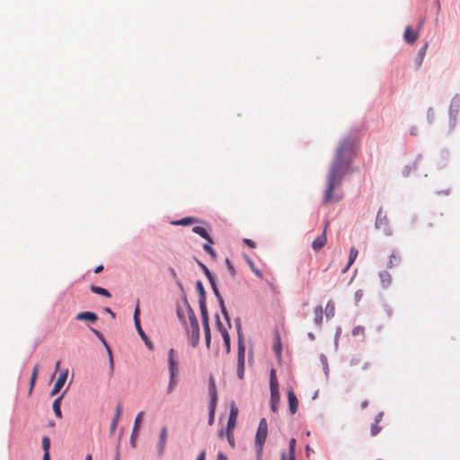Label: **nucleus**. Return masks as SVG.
I'll use <instances>...</instances> for the list:
<instances>
[{"instance_id": "45", "label": "nucleus", "mask_w": 460, "mask_h": 460, "mask_svg": "<svg viewBox=\"0 0 460 460\" xmlns=\"http://www.w3.org/2000/svg\"><path fill=\"white\" fill-rule=\"evenodd\" d=\"M121 413H122V404L120 402H119L116 406V412H115L113 419L119 420Z\"/></svg>"}, {"instance_id": "8", "label": "nucleus", "mask_w": 460, "mask_h": 460, "mask_svg": "<svg viewBox=\"0 0 460 460\" xmlns=\"http://www.w3.org/2000/svg\"><path fill=\"white\" fill-rule=\"evenodd\" d=\"M376 227L383 229L386 234H391V231L388 226V220L385 214L383 213L382 209L377 212L376 218Z\"/></svg>"}, {"instance_id": "24", "label": "nucleus", "mask_w": 460, "mask_h": 460, "mask_svg": "<svg viewBox=\"0 0 460 460\" xmlns=\"http://www.w3.org/2000/svg\"><path fill=\"white\" fill-rule=\"evenodd\" d=\"M400 262H401V257H400L399 252L397 251H394L391 253L387 266L389 268H393V267L398 266L400 264Z\"/></svg>"}, {"instance_id": "62", "label": "nucleus", "mask_w": 460, "mask_h": 460, "mask_svg": "<svg viewBox=\"0 0 460 460\" xmlns=\"http://www.w3.org/2000/svg\"><path fill=\"white\" fill-rule=\"evenodd\" d=\"M261 454H262V452H260V453L257 452V460H261Z\"/></svg>"}, {"instance_id": "11", "label": "nucleus", "mask_w": 460, "mask_h": 460, "mask_svg": "<svg viewBox=\"0 0 460 460\" xmlns=\"http://www.w3.org/2000/svg\"><path fill=\"white\" fill-rule=\"evenodd\" d=\"M419 38V31H413L411 26L405 28L403 39L406 43L413 44Z\"/></svg>"}, {"instance_id": "13", "label": "nucleus", "mask_w": 460, "mask_h": 460, "mask_svg": "<svg viewBox=\"0 0 460 460\" xmlns=\"http://www.w3.org/2000/svg\"><path fill=\"white\" fill-rule=\"evenodd\" d=\"M288 407L291 414H295L298 408V400L293 390L288 391Z\"/></svg>"}, {"instance_id": "6", "label": "nucleus", "mask_w": 460, "mask_h": 460, "mask_svg": "<svg viewBox=\"0 0 460 460\" xmlns=\"http://www.w3.org/2000/svg\"><path fill=\"white\" fill-rule=\"evenodd\" d=\"M199 308H200V313H201L202 323L204 326L206 345L208 348H209L210 341H211V333H210L209 323H208V314L206 305H203Z\"/></svg>"}, {"instance_id": "54", "label": "nucleus", "mask_w": 460, "mask_h": 460, "mask_svg": "<svg viewBox=\"0 0 460 460\" xmlns=\"http://www.w3.org/2000/svg\"><path fill=\"white\" fill-rule=\"evenodd\" d=\"M217 460H227L226 456L223 453H218Z\"/></svg>"}, {"instance_id": "27", "label": "nucleus", "mask_w": 460, "mask_h": 460, "mask_svg": "<svg viewBox=\"0 0 460 460\" xmlns=\"http://www.w3.org/2000/svg\"><path fill=\"white\" fill-rule=\"evenodd\" d=\"M270 389L279 388V383L277 380L276 370L274 368H271V370H270Z\"/></svg>"}, {"instance_id": "15", "label": "nucleus", "mask_w": 460, "mask_h": 460, "mask_svg": "<svg viewBox=\"0 0 460 460\" xmlns=\"http://www.w3.org/2000/svg\"><path fill=\"white\" fill-rule=\"evenodd\" d=\"M167 441V428L164 426L161 429L159 441H158V455L162 456L164 452Z\"/></svg>"}, {"instance_id": "48", "label": "nucleus", "mask_w": 460, "mask_h": 460, "mask_svg": "<svg viewBox=\"0 0 460 460\" xmlns=\"http://www.w3.org/2000/svg\"><path fill=\"white\" fill-rule=\"evenodd\" d=\"M226 265H227V268H228V270H229L230 274H231L232 276H234V273H235V271H234V267H233V265H232L231 261H230L228 259H226Z\"/></svg>"}, {"instance_id": "5", "label": "nucleus", "mask_w": 460, "mask_h": 460, "mask_svg": "<svg viewBox=\"0 0 460 460\" xmlns=\"http://www.w3.org/2000/svg\"><path fill=\"white\" fill-rule=\"evenodd\" d=\"M349 365L351 367H358L361 371H367L371 367L370 362L364 360L361 355L359 354L352 355L349 359Z\"/></svg>"}, {"instance_id": "40", "label": "nucleus", "mask_w": 460, "mask_h": 460, "mask_svg": "<svg viewBox=\"0 0 460 460\" xmlns=\"http://www.w3.org/2000/svg\"><path fill=\"white\" fill-rule=\"evenodd\" d=\"M382 428L380 427L379 423H376L374 422L371 426V429H370V432H371V435L373 437L376 436L377 434H379V432L381 431Z\"/></svg>"}, {"instance_id": "19", "label": "nucleus", "mask_w": 460, "mask_h": 460, "mask_svg": "<svg viewBox=\"0 0 460 460\" xmlns=\"http://www.w3.org/2000/svg\"><path fill=\"white\" fill-rule=\"evenodd\" d=\"M76 320L78 321H88L94 323L97 320V314L93 312H81L77 314Z\"/></svg>"}, {"instance_id": "22", "label": "nucleus", "mask_w": 460, "mask_h": 460, "mask_svg": "<svg viewBox=\"0 0 460 460\" xmlns=\"http://www.w3.org/2000/svg\"><path fill=\"white\" fill-rule=\"evenodd\" d=\"M192 231L195 234L201 236L202 238L206 239L209 243H213L212 238L210 237V235L208 234V233L207 232V230L204 227L197 226L192 228Z\"/></svg>"}, {"instance_id": "12", "label": "nucleus", "mask_w": 460, "mask_h": 460, "mask_svg": "<svg viewBox=\"0 0 460 460\" xmlns=\"http://www.w3.org/2000/svg\"><path fill=\"white\" fill-rule=\"evenodd\" d=\"M238 415V408L234 404V402H232L231 408H230V414L227 421V429H234L235 428L236 424V419Z\"/></svg>"}, {"instance_id": "18", "label": "nucleus", "mask_w": 460, "mask_h": 460, "mask_svg": "<svg viewBox=\"0 0 460 460\" xmlns=\"http://www.w3.org/2000/svg\"><path fill=\"white\" fill-rule=\"evenodd\" d=\"M280 401V396L279 393V388L270 389V407L272 411L276 412L278 409V405Z\"/></svg>"}, {"instance_id": "35", "label": "nucleus", "mask_w": 460, "mask_h": 460, "mask_svg": "<svg viewBox=\"0 0 460 460\" xmlns=\"http://www.w3.org/2000/svg\"><path fill=\"white\" fill-rule=\"evenodd\" d=\"M380 278H381L382 284L384 286H388L391 284V276L388 272L384 271V272L380 273Z\"/></svg>"}, {"instance_id": "60", "label": "nucleus", "mask_w": 460, "mask_h": 460, "mask_svg": "<svg viewBox=\"0 0 460 460\" xmlns=\"http://www.w3.org/2000/svg\"><path fill=\"white\" fill-rule=\"evenodd\" d=\"M105 310L108 312V314H111L112 318H115V314L110 308H106Z\"/></svg>"}, {"instance_id": "56", "label": "nucleus", "mask_w": 460, "mask_h": 460, "mask_svg": "<svg viewBox=\"0 0 460 460\" xmlns=\"http://www.w3.org/2000/svg\"><path fill=\"white\" fill-rule=\"evenodd\" d=\"M424 22H425V19H420V21L419 22L418 28H417V30H416V31H420L421 30V28H422V26H423Z\"/></svg>"}, {"instance_id": "46", "label": "nucleus", "mask_w": 460, "mask_h": 460, "mask_svg": "<svg viewBox=\"0 0 460 460\" xmlns=\"http://www.w3.org/2000/svg\"><path fill=\"white\" fill-rule=\"evenodd\" d=\"M93 291L107 297L111 296V294L108 291V289H93Z\"/></svg>"}, {"instance_id": "34", "label": "nucleus", "mask_w": 460, "mask_h": 460, "mask_svg": "<svg viewBox=\"0 0 460 460\" xmlns=\"http://www.w3.org/2000/svg\"><path fill=\"white\" fill-rule=\"evenodd\" d=\"M198 298H199V307L206 305L205 289H198Z\"/></svg>"}, {"instance_id": "32", "label": "nucleus", "mask_w": 460, "mask_h": 460, "mask_svg": "<svg viewBox=\"0 0 460 460\" xmlns=\"http://www.w3.org/2000/svg\"><path fill=\"white\" fill-rule=\"evenodd\" d=\"M177 385L176 376L170 375V380L167 386V393L171 394Z\"/></svg>"}, {"instance_id": "23", "label": "nucleus", "mask_w": 460, "mask_h": 460, "mask_svg": "<svg viewBox=\"0 0 460 460\" xmlns=\"http://www.w3.org/2000/svg\"><path fill=\"white\" fill-rule=\"evenodd\" d=\"M335 314V304L332 300H329L324 309V315L326 319L332 318Z\"/></svg>"}, {"instance_id": "29", "label": "nucleus", "mask_w": 460, "mask_h": 460, "mask_svg": "<svg viewBox=\"0 0 460 460\" xmlns=\"http://www.w3.org/2000/svg\"><path fill=\"white\" fill-rule=\"evenodd\" d=\"M196 221H197L196 218L190 217H184L181 220H178V221L174 222L173 224L176 226H189V225L195 223Z\"/></svg>"}, {"instance_id": "33", "label": "nucleus", "mask_w": 460, "mask_h": 460, "mask_svg": "<svg viewBox=\"0 0 460 460\" xmlns=\"http://www.w3.org/2000/svg\"><path fill=\"white\" fill-rule=\"evenodd\" d=\"M42 448L44 450V454L50 455L49 454V448H50V439L49 437H43L42 438Z\"/></svg>"}, {"instance_id": "1", "label": "nucleus", "mask_w": 460, "mask_h": 460, "mask_svg": "<svg viewBox=\"0 0 460 460\" xmlns=\"http://www.w3.org/2000/svg\"><path fill=\"white\" fill-rule=\"evenodd\" d=\"M357 142L355 138L347 137L341 140L331 165L327 188L324 191L323 203L328 204L333 199L332 191L341 184L343 177L349 170L356 152Z\"/></svg>"}, {"instance_id": "38", "label": "nucleus", "mask_w": 460, "mask_h": 460, "mask_svg": "<svg viewBox=\"0 0 460 460\" xmlns=\"http://www.w3.org/2000/svg\"><path fill=\"white\" fill-rule=\"evenodd\" d=\"M144 416V412L143 411H140L136 419H135V422H134V432H136L137 430H138L139 429V426H140V423L142 421V418Z\"/></svg>"}, {"instance_id": "14", "label": "nucleus", "mask_w": 460, "mask_h": 460, "mask_svg": "<svg viewBox=\"0 0 460 460\" xmlns=\"http://www.w3.org/2000/svg\"><path fill=\"white\" fill-rule=\"evenodd\" d=\"M327 225L328 224L325 225L324 230H323V234L321 235H319L316 239H314V241L313 242L312 247H313V249L314 251L321 250L326 244V242H327V237H326Z\"/></svg>"}, {"instance_id": "30", "label": "nucleus", "mask_w": 460, "mask_h": 460, "mask_svg": "<svg viewBox=\"0 0 460 460\" xmlns=\"http://www.w3.org/2000/svg\"><path fill=\"white\" fill-rule=\"evenodd\" d=\"M460 109V100L457 98H454L450 104V113L456 114Z\"/></svg>"}, {"instance_id": "58", "label": "nucleus", "mask_w": 460, "mask_h": 460, "mask_svg": "<svg viewBox=\"0 0 460 460\" xmlns=\"http://www.w3.org/2000/svg\"><path fill=\"white\" fill-rule=\"evenodd\" d=\"M411 134L413 135V136L417 135V128L416 127H412L411 128Z\"/></svg>"}, {"instance_id": "17", "label": "nucleus", "mask_w": 460, "mask_h": 460, "mask_svg": "<svg viewBox=\"0 0 460 460\" xmlns=\"http://www.w3.org/2000/svg\"><path fill=\"white\" fill-rule=\"evenodd\" d=\"M323 321V310L322 305H317L314 309V323L315 326L321 328Z\"/></svg>"}, {"instance_id": "20", "label": "nucleus", "mask_w": 460, "mask_h": 460, "mask_svg": "<svg viewBox=\"0 0 460 460\" xmlns=\"http://www.w3.org/2000/svg\"><path fill=\"white\" fill-rule=\"evenodd\" d=\"M64 394L65 393H63L61 395H59L58 398H56L53 402V404H52V408H53V411H54V413L56 415V417H58V419H61L62 418V412H61V410H60V405H61V401L64 397Z\"/></svg>"}, {"instance_id": "25", "label": "nucleus", "mask_w": 460, "mask_h": 460, "mask_svg": "<svg viewBox=\"0 0 460 460\" xmlns=\"http://www.w3.org/2000/svg\"><path fill=\"white\" fill-rule=\"evenodd\" d=\"M358 254V251L355 247H351L349 250V261H348L346 268L343 270L344 272L347 271L349 270V268L354 263Z\"/></svg>"}, {"instance_id": "4", "label": "nucleus", "mask_w": 460, "mask_h": 460, "mask_svg": "<svg viewBox=\"0 0 460 460\" xmlns=\"http://www.w3.org/2000/svg\"><path fill=\"white\" fill-rule=\"evenodd\" d=\"M268 435V424L265 419H261L256 433L255 447L256 452L260 453L263 450V446Z\"/></svg>"}, {"instance_id": "42", "label": "nucleus", "mask_w": 460, "mask_h": 460, "mask_svg": "<svg viewBox=\"0 0 460 460\" xmlns=\"http://www.w3.org/2000/svg\"><path fill=\"white\" fill-rule=\"evenodd\" d=\"M233 430L234 429H226V438L228 440V443L230 444V446L232 447H234V433H233Z\"/></svg>"}, {"instance_id": "59", "label": "nucleus", "mask_w": 460, "mask_h": 460, "mask_svg": "<svg viewBox=\"0 0 460 460\" xmlns=\"http://www.w3.org/2000/svg\"><path fill=\"white\" fill-rule=\"evenodd\" d=\"M368 405V402L367 401H364L361 402L360 406H361V409H365L367 408V406Z\"/></svg>"}, {"instance_id": "49", "label": "nucleus", "mask_w": 460, "mask_h": 460, "mask_svg": "<svg viewBox=\"0 0 460 460\" xmlns=\"http://www.w3.org/2000/svg\"><path fill=\"white\" fill-rule=\"evenodd\" d=\"M119 420L113 419L111 424L110 431L111 433H113L117 428Z\"/></svg>"}, {"instance_id": "36", "label": "nucleus", "mask_w": 460, "mask_h": 460, "mask_svg": "<svg viewBox=\"0 0 460 460\" xmlns=\"http://www.w3.org/2000/svg\"><path fill=\"white\" fill-rule=\"evenodd\" d=\"M273 349L277 355H280L282 347H281L280 337L279 334L276 335V341H275V344L273 346Z\"/></svg>"}, {"instance_id": "7", "label": "nucleus", "mask_w": 460, "mask_h": 460, "mask_svg": "<svg viewBox=\"0 0 460 460\" xmlns=\"http://www.w3.org/2000/svg\"><path fill=\"white\" fill-rule=\"evenodd\" d=\"M67 376H68L67 368L59 373L58 377L50 392L51 397L58 394L60 392L61 388L63 387V385H65V383L67 379Z\"/></svg>"}, {"instance_id": "52", "label": "nucleus", "mask_w": 460, "mask_h": 460, "mask_svg": "<svg viewBox=\"0 0 460 460\" xmlns=\"http://www.w3.org/2000/svg\"><path fill=\"white\" fill-rule=\"evenodd\" d=\"M206 272H207V275H208V279L210 280V284H211L212 288H216V283H215L211 274L209 273V271L208 270H206Z\"/></svg>"}, {"instance_id": "2", "label": "nucleus", "mask_w": 460, "mask_h": 460, "mask_svg": "<svg viewBox=\"0 0 460 460\" xmlns=\"http://www.w3.org/2000/svg\"><path fill=\"white\" fill-rule=\"evenodd\" d=\"M177 314L186 332L190 333L191 345L196 347L199 342V326L194 311L185 301V308H178Z\"/></svg>"}, {"instance_id": "53", "label": "nucleus", "mask_w": 460, "mask_h": 460, "mask_svg": "<svg viewBox=\"0 0 460 460\" xmlns=\"http://www.w3.org/2000/svg\"><path fill=\"white\" fill-rule=\"evenodd\" d=\"M234 323H235V325H236V330L242 328V322H241L240 318H236Z\"/></svg>"}, {"instance_id": "64", "label": "nucleus", "mask_w": 460, "mask_h": 460, "mask_svg": "<svg viewBox=\"0 0 460 460\" xmlns=\"http://www.w3.org/2000/svg\"><path fill=\"white\" fill-rule=\"evenodd\" d=\"M288 460H296L295 455H290Z\"/></svg>"}, {"instance_id": "44", "label": "nucleus", "mask_w": 460, "mask_h": 460, "mask_svg": "<svg viewBox=\"0 0 460 460\" xmlns=\"http://www.w3.org/2000/svg\"><path fill=\"white\" fill-rule=\"evenodd\" d=\"M223 340H224V343H225V347H226V351L227 354H229L231 351L230 335H225V337H223Z\"/></svg>"}, {"instance_id": "55", "label": "nucleus", "mask_w": 460, "mask_h": 460, "mask_svg": "<svg viewBox=\"0 0 460 460\" xmlns=\"http://www.w3.org/2000/svg\"><path fill=\"white\" fill-rule=\"evenodd\" d=\"M205 458H206V453H205V451H202V452H200V454L199 455V456H198L197 460H205Z\"/></svg>"}, {"instance_id": "43", "label": "nucleus", "mask_w": 460, "mask_h": 460, "mask_svg": "<svg viewBox=\"0 0 460 460\" xmlns=\"http://www.w3.org/2000/svg\"><path fill=\"white\" fill-rule=\"evenodd\" d=\"M203 249L205 252H207L213 259L217 257V253L215 250L208 244L206 243L203 245Z\"/></svg>"}, {"instance_id": "26", "label": "nucleus", "mask_w": 460, "mask_h": 460, "mask_svg": "<svg viewBox=\"0 0 460 460\" xmlns=\"http://www.w3.org/2000/svg\"><path fill=\"white\" fill-rule=\"evenodd\" d=\"M38 372H39V365L36 364L34 366L33 369H32V373H31V380H30L29 394H31V393H32L33 387H34L35 383H36Z\"/></svg>"}, {"instance_id": "37", "label": "nucleus", "mask_w": 460, "mask_h": 460, "mask_svg": "<svg viewBox=\"0 0 460 460\" xmlns=\"http://www.w3.org/2000/svg\"><path fill=\"white\" fill-rule=\"evenodd\" d=\"M352 335L353 336H362L363 338L365 337V328L363 326H356L353 330H352Z\"/></svg>"}, {"instance_id": "47", "label": "nucleus", "mask_w": 460, "mask_h": 460, "mask_svg": "<svg viewBox=\"0 0 460 460\" xmlns=\"http://www.w3.org/2000/svg\"><path fill=\"white\" fill-rule=\"evenodd\" d=\"M296 439L291 438L289 441V455H295Z\"/></svg>"}, {"instance_id": "10", "label": "nucleus", "mask_w": 460, "mask_h": 460, "mask_svg": "<svg viewBox=\"0 0 460 460\" xmlns=\"http://www.w3.org/2000/svg\"><path fill=\"white\" fill-rule=\"evenodd\" d=\"M138 314H139V307L138 305H137L136 309H135V312H134V323H135V325H136V328L137 330V332L138 334L140 335L141 339L143 341H145L146 344L151 348L152 345L151 343L149 342L148 339H147V336L146 335V333L144 332V331L142 330L141 328V325H140V320H139V317H138Z\"/></svg>"}, {"instance_id": "39", "label": "nucleus", "mask_w": 460, "mask_h": 460, "mask_svg": "<svg viewBox=\"0 0 460 460\" xmlns=\"http://www.w3.org/2000/svg\"><path fill=\"white\" fill-rule=\"evenodd\" d=\"M216 406H217V404H209L208 425H212L214 422Z\"/></svg>"}, {"instance_id": "16", "label": "nucleus", "mask_w": 460, "mask_h": 460, "mask_svg": "<svg viewBox=\"0 0 460 460\" xmlns=\"http://www.w3.org/2000/svg\"><path fill=\"white\" fill-rule=\"evenodd\" d=\"M208 393L210 395V403L209 404H217V393L215 379L213 376H210L209 380H208Z\"/></svg>"}, {"instance_id": "31", "label": "nucleus", "mask_w": 460, "mask_h": 460, "mask_svg": "<svg viewBox=\"0 0 460 460\" xmlns=\"http://www.w3.org/2000/svg\"><path fill=\"white\" fill-rule=\"evenodd\" d=\"M217 330L220 332L222 337H225V335H229L227 328L220 322L218 316L217 322Z\"/></svg>"}, {"instance_id": "21", "label": "nucleus", "mask_w": 460, "mask_h": 460, "mask_svg": "<svg viewBox=\"0 0 460 460\" xmlns=\"http://www.w3.org/2000/svg\"><path fill=\"white\" fill-rule=\"evenodd\" d=\"M92 332L95 334V336L103 343V345L106 347L107 350H108V353H109V356H110V363H111V369L113 368V358H112V355H111V350L110 349V347L108 346L106 341L104 340L102 334L95 330V329H92Z\"/></svg>"}, {"instance_id": "57", "label": "nucleus", "mask_w": 460, "mask_h": 460, "mask_svg": "<svg viewBox=\"0 0 460 460\" xmlns=\"http://www.w3.org/2000/svg\"><path fill=\"white\" fill-rule=\"evenodd\" d=\"M102 270H103V266H102V265H99V266H98V267H96V269L94 270V272H95V273H99V272H101Z\"/></svg>"}, {"instance_id": "41", "label": "nucleus", "mask_w": 460, "mask_h": 460, "mask_svg": "<svg viewBox=\"0 0 460 460\" xmlns=\"http://www.w3.org/2000/svg\"><path fill=\"white\" fill-rule=\"evenodd\" d=\"M219 300H220L221 311H222V313H223V314H224V316H225V318H226V320L227 322L228 327L230 328L231 327V323H230V319H229L228 314H227V312L226 310V307L224 305V302H223V300L220 297H219Z\"/></svg>"}, {"instance_id": "61", "label": "nucleus", "mask_w": 460, "mask_h": 460, "mask_svg": "<svg viewBox=\"0 0 460 460\" xmlns=\"http://www.w3.org/2000/svg\"><path fill=\"white\" fill-rule=\"evenodd\" d=\"M42 460H50V455L44 454Z\"/></svg>"}, {"instance_id": "63", "label": "nucleus", "mask_w": 460, "mask_h": 460, "mask_svg": "<svg viewBox=\"0 0 460 460\" xmlns=\"http://www.w3.org/2000/svg\"><path fill=\"white\" fill-rule=\"evenodd\" d=\"M432 114H433V111H432V109H429V110L428 111V117H431V116H432Z\"/></svg>"}, {"instance_id": "3", "label": "nucleus", "mask_w": 460, "mask_h": 460, "mask_svg": "<svg viewBox=\"0 0 460 460\" xmlns=\"http://www.w3.org/2000/svg\"><path fill=\"white\" fill-rule=\"evenodd\" d=\"M238 351H237V376L243 379L244 376L245 343L243 329H237Z\"/></svg>"}, {"instance_id": "51", "label": "nucleus", "mask_w": 460, "mask_h": 460, "mask_svg": "<svg viewBox=\"0 0 460 460\" xmlns=\"http://www.w3.org/2000/svg\"><path fill=\"white\" fill-rule=\"evenodd\" d=\"M244 243L251 248H255V243L251 239H244Z\"/></svg>"}, {"instance_id": "9", "label": "nucleus", "mask_w": 460, "mask_h": 460, "mask_svg": "<svg viewBox=\"0 0 460 460\" xmlns=\"http://www.w3.org/2000/svg\"><path fill=\"white\" fill-rule=\"evenodd\" d=\"M168 365L169 372L172 376H177L178 374V361L176 359L175 351L173 349H170L168 352Z\"/></svg>"}, {"instance_id": "50", "label": "nucleus", "mask_w": 460, "mask_h": 460, "mask_svg": "<svg viewBox=\"0 0 460 460\" xmlns=\"http://www.w3.org/2000/svg\"><path fill=\"white\" fill-rule=\"evenodd\" d=\"M383 417H384V412H383V411L379 412V413L376 416V418H375V422H376V423H380V422L382 421Z\"/></svg>"}, {"instance_id": "28", "label": "nucleus", "mask_w": 460, "mask_h": 460, "mask_svg": "<svg viewBox=\"0 0 460 460\" xmlns=\"http://www.w3.org/2000/svg\"><path fill=\"white\" fill-rule=\"evenodd\" d=\"M427 49H428V43L426 42L424 44V46L419 50L418 55H417L418 66H420L421 65V63L424 59V57L426 55Z\"/></svg>"}]
</instances>
